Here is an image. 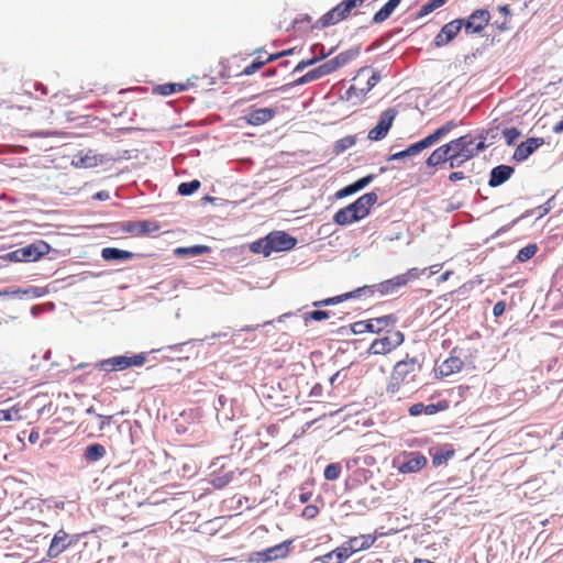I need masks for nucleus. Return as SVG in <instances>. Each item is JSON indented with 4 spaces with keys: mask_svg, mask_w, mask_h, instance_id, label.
I'll list each match as a JSON object with an SVG mask.
<instances>
[{
    "mask_svg": "<svg viewBox=\"0 0 563 563\" xmlns=\"http://www.w3.org/2000/svg\"><path fill=\"white\" fill-rule=\"evenodd\" d=\"M282 56H284V53H276V54H271L264 62L267 63H271V62H274L278 58H280Z\"/></svg>",
    "mask_w": 563,
    "mask_h": 563,
    "instance_id": "60",
    "label": "nucleus"
},
{
    "mask_svg": "<svg viewBox=\"0 0 563 563\" xmlns=\"http://www.w3.org/2000/svg\"><path fill=\"white\" fill-rule=\"evenodd\" d=\"M356 190H355V187L353 184L340 189L338 192H336V197L338 198H344V197H347L350 195H353L355 194Z\"/></svg>",
    "mask_w": 563,
    "mask_h": 563,
    "instance_id": "51",
    "label": "nucleus"
},
{
    "mask_svg": "<svg viewBox=\"0 0 563 563\" xmlns=\"http://www.w3.org/2000/svg\"><path fill=\"white\" fill-rule=\"evenodd\" d=\"M406 156H407V154L405 153V150H404V151L393 154L389 159H400Z\"/></svg>",
    "mask_w": 563,
    "mask_h": 563,
    "instance_id": "61",
    "label": "nucleus"
},
{
    "mask_svg": "<svg viewBox=\"0 0 563 563\" xmlns=\"http://www.w3.org/2000/svg\"><path fill=\"white\" fill-rule=\"evenodd\" d=\"M121 230L134 236H150L161 230L155 220L125 221L121 223Z\"/></svg>",
    "mask_w": 563,
    "mask_h": 563,
    "instance_id": "11",
    "label": "nucleus"
},
{
    "mask_svg": "<svg viewBox=\"0 0 563 563\" xmlns=\"http://www.w3.org/2000/svg\"><path fill=\"white\" fill-rule=\"evenodd\" d=\"M210 252V247L207 245H194L189 247H178L175 250L176 255L181 256H197Z\"/></svg>",
    "mask_w": 563,
    "mask_h": 563,
    "instance_id": "35",
    "label": "nucleus"
},
{
    "mask_svg": "<svg viewBox=\"0 0 563 563\" xmlns=\"http://www.w3.org/2000/svg\"><path fill=\"white\" fill-rule=\"evenodd\" d=\"M362 219V214H358L350 205L345 208H341L333 216L334 223L339 225H347Z\"/></svg>",
    "mask_w": 563,
    "mask_h": 563,
    "instance_id": "27",
    "label": "nucleus"
},
{
    "mask_svg": "<svg viewBox=\"0 0 563 563\" xmlns=\"http://www.w3.org/2000/svg\"><path fill=\"white\" fill-rule=\"evenodd\" d=\"M463 361L457 356H450L438 368V373L441 377L450 376L454 373H459L463 368Z\"/></svg>",
    "mask_w": 563,
    "mask_h": 563,
    "instance_id": "31",
    "label": "nucleus"
},
{
    "mask_svg": "<svg viewBox=\"0 0 563 563\" xmlns=\"http://www.w3.org/2000/svg\"><path fill=\"white\" fill-rule=\"evenodd\" d=\"M362 219V214H358L350 205L345 208H341L333 216L334 223L339 225H347Z\"/></svg>",
    "mask_w": 563,
    "mask_h": 563,
    "instance_id": "26",
    "label": "nucleus"
},
{
    "mask_svg": "<svg viewBox=\"0 0 563 563\" xmlns=\"http://www.w3.org/2000/svg\"><path fill=\"white\" fill-rule=\"evenodd\" d=\"M456 126V123L454 121H449L439 129H437L432 134L428 135L427 137L422 139L419 142H416L408 146L405 150V153L407 156H413L420 153L421 151L432 146L434 143H437L440 139L445 136L448 133H450L454 128Z\"/></svg>",
    "mask_w": 563,
    "mask_h": 563,
    "instance_id": "10",
    "label": "nucleus"
},
{
    "mask_svg": "<svg viewBox=\"0 0 563 563\" xmlns=\"http://www.w3.org/2000/svg\"><path fill=\"white\" fill-rule=\"evenodd\" d=\"M297 239L289 235L285 231H273L266 236L253 242L250 245L251 252L269 256L274 252H286L294 249Z\"/></svg>",
    "mask_w": 563,
    "mask_h": 563,
    "instance_id": "4",
    "label": "nucleus"
},
{
    "mask_svg": "<svg viewBox=\"0 0 563 563\" xmlns=\"http://www.w3.org/2000/svg\"><path fill=\"white\" fill-rule=\"evenodd\" d=\"M106 455V449L102 444L96 443L85 449L84 456L89 462L101 460Z\"/></svg>",
    "mask_w": 563,
    "mask_h": 563,
    "instance_id": "34",
    "label": "nucleus"
},
{
    "mask_svg": "<svg viewBox=\"0 0 563 563\" xmlns=\"http://www.w3.org/2000/svg\"><path fill=\"white\" fill-rule=\"evenodd\" d=\"M18 412L19 411L14 407L10 409H0V421H11Z\"/></svg>",
    "mask_w": 563,
    "mask_h": 563,
    "instance_id": "49",
    "label": "nucleus"
},
{
    "mask_svg": "<svg viewBox=\"0 0 563 563\" xmlns=\"http://www.w3.org/2000/svg\"><path fill=\"white\" fill-rule=\"evenodd\" d=\"M186 89V86L183 84H163L158 85L154 88V91L159 93L161 96H169L175 92H180Z\"/></svg>",
    "mask_w": 563,
    "mask_h": 563,
    "instance_id": "36",
    "label": "nucleus"
},
{
    "mask_svg": "<svg viewBox=\"0 0 563 563\" xmlns=\"http://www.w3.org/2000/svg\"><path fill=\"white\" fill-rule=\"evenodd\" d=\"M365 1L366 0H342L321 16L320 22L322 26L334 25L345 20L354 9L361 7Z\"/></svg>",
    "mask_w": 563,
    "mask_h": 563,
    "instance_id": "9",
    "label": "nucleus"
},
{
    "mask_svg": "<svg viewBox=\"0 0 563 563\" xmlns=\"http://www.w3.org/2000/svg\"><path fill=\"white\" fill-rule=\"evenodd\" d=\"M396 319L393 316H384L379 318H373L365 321H358L353 323L352 331L355 334H362L365 332L378 333L394 323Z\"/></svg>",
    "mask_w": 563,
    "mask_h": 563,
    "instance_id": "12",
    "label": "nucleus"
},
{
    "mask_svg": "<svg viewBox=\"0 0 563 563\" xmlns=\"http://www.w3.org/2000/svg\"><path fill=\"white\" fill-rule=\"evenodd\" d=\"M401 0H388L373 16V23L379 24L386 21L399 5Z\"/></svg>",
    "mask_w": 563,
    "mask_h": 563,
    "instance_id": "33",
    "label": "nucleus"
},
{
    "mask_svg": "<svg viewBox=\"0 0 563 563\" xmlns=\"http://www.w3.org/2000/svg\"><path fill=\"white\" fill-rule=\"evenodd\" d=\"M490 21V13L486 9L475 10L467 20H463L466 34L482 33Z\"/></svg>",
    "mask_w": 563,
    "mask_h": 563,
    "instance_id": "14",
    "label": "nucleus"
},
{
    "mask_svg": "<svg viewBox=\"0 0 563 563\" xmlns=\"http://www.w3.org/2000/svg\"><path fill=\"white\" fill-rule=\"evenodd\" d=\"M553 200V197L550 198L543 206H540L538 209L540 210L539 218L545 216L551 210V201Z\"/></svg>",
    "mask_w": 563,
    "mask_h": 563,
    "instance_id": "56",
    "label": "nucleus"
},
{
    "mask_svg": "<svg viewBox=\"0 0 563 563\" xmlns=\"http://www.w3.org/2000/svg\"><path fill=\"white\" fill-rule=\"evenodd\" d=\"M51 246L43 240H37L26 246L16 249L8 254L12 262H35L48 254Z\"/></svg>",
    "mask_w": 563,
    "mask_h": 563,
    "instance_id": "7",
    "label": "nucleus"
},
{
    "mask_svg": "<svg viewBox=\"0 0 563 563\" xmlns=\"http://www.w3.org/2000/svg\"><path fill=\"white\" fill-rule=\"evenodd\" d=\"M485 140L486 137L481 135L479 141L476 142L473 135L468 133L449 142L451 168L462 166L465 162L484 151L487 147Z\"/></svg>",
    "mask_w": 563,
    "mask_h": 563,
    "instance_id": "2",
    "label": "nucleus"
},
{
    "mask_svg": "<svg viewBox=\"0 0 563 563\" xmlns=\"http://www.w3.org/2000/svg\"><path fill=\"white\" fill-rule=\"evenodd\" d=\"M499 11L501 13H504L505 15H507L509 13V9H508V5H501L499 7Z\"/></svg>",
    "mask_w": 563,
    "mask_h": 563,
    "instance_id": "64",
    "label": "nucleus"
},
{
    "mask_svg": "<svg viewBox=\"0 0 563 563\" xmlns=\"http://www.w3.org/2000/svg\"><path fill=\"white\" fill-rule=\"evenodd\" d=\"M96 417L98 419H100V426H99L100 430H103L107 426H109L112 420V416H103V415L96 413Z\"/></svg>",
    "mask_w": 563,
    "mask_h": 563,
    "instance_id": "53",
    "label": "nucleus"
},
{
    "mask_svg": "<svg viewBox=\"0 0 563 563\" xmlns=\"http://www.w3.org/2000/svg\"><path fill=\"white\" fill-rule=\"evenodd\" d=\"M373 177H374L373 175H367L365 177L360 178L355 183H353L355 190L358 191V190L363 189L364 187H366L373 180Z\"/></svg>",
    "mask_w": 563,
    "mask_h": 563,
    "instance_id": "50",
    "label": "nucleus"
},
{
    "mask_svg": "<svg viewBox=\"0 0 563 563\" xmlns=\"http://www.w3.org/2000/svg\"><path fill=\"white\" fill-rule=\"evenodd\" d=\"M351 548L347 547L346 542H343L340 547L334 550L319 556L317 561L320 563H343L352 556Z\"/></svg>",
    "mask_w": 563,
    "mask_h": 563,
    "instance_id": "19",
    "label": "nucleus"
},
{
    "mask_svg": "<svg viewBox=\"0 0 563 563\" xmlns=\"http://www.w3.org/2000/svg\"><path fill=\"white\" fill-rule=\"evenodd\" d=\"M450 148L448 147V143L435 148L427 158L426 164L429 167H435L442 165L444 163H449V167L451 168V158H450Z\"/></svg>",
    "mask_w": 563,
    "mask_h": 563,
    "instance_id": "28",
    "label": "nucleus"
},
{
    "mask_svg": "<svg viewBox=\"0 0 563 563\" xmlns=\"http://www.w3.org/2000/svg\"><path fill=\"white\" fill-rule=\"evenodd\" d=\"M309 499H310V494L309 493H303V494H300V496H299V501L300 503H307Z\"/></svg>",
    "mask_w": 563,
    "mask_h": 563,
    "instance_id": "63",
    "label": "nucleus"
},
{
    "mask_svg": "<svg viewBox=\"0 0 563 563\" xmlns=\"http://www.w3.org/2000/svg\"><path fill=\"white\" fill-rule=\"evenodd\" d=\"M101 257L107 261H130L134 257V253L120 250L117 247H104L101 251Z\"/></svg>",
    "mask_w": 563,
    "mask_h": 563,
    "instance_id": "32",
    "label": "nucleus"
},
{
    "mask_svg": "<svg viewBox=\"0 0 563 563\" xmlns=\"http://www.w3.org/2000/svg\"><path fill=\"white\" fill-rule=\"evenodd\" d=\"M362 219V214H358L350 205L345 208H341L333 216L334 223L339 225H347Z\"/></svg>",
    "mask_w": 563,
    "mask_h": 563,
    "instance_id": "25",
    "label": "nucleus"
},
{
    "mask_svg": "<svg viewBox=\"0 0 563 563\" xmlns=\"http://www.w3.org/2000/svg\"><path fill=\"white\" fill-rule=\"evenodd\" d=\"M405 341V335L399 330H388L384 336L375 339L367 352L371 355H386L400 346Z\"/></svg>",
    "mask_w": 563,
    "mask_h": 563,
    "instance_id": "6",
    "label": "nucleus"
},
{
    "mask_svg": "<svg viewBox=\"0 0 563 563\" xmlns=\"http://www.w3.org/2000/svg\"><path fill=\"white\" fill-rule=\"evenodd\" d=\"M465 178V175L463 172H452L450 175H449V180L450 181H457V180H462Z\"/></svg>",
    "mask_w": 563,
    "mask_h": 563,
    "instance_id": "57",
    "label": "nucleus"
},
{
    "mask_svg": "<svg viewBox=\"0 0 563 563\" xmlns=\"http://www.w3.org/2000/svg\"><path fill=\"white\" fill-rule=\"evenodd\" d=\"M342 467L339 463H331L324 468V478L328 481H335L341 475Z\"/></svg>",
    "mask_w": 563,
    "mask_h": 563,
    "instance_id": "40",
    "label": "nucleus"
},
{
    "mask_svg": "<svg viewBox=\"0 0 563 563\" xmlns=\"http://www.w3.org/2000/svg\"><path fill=\"white\" fill-rule=\"evenodd\" d=\"M426 273V268L420 271L419 268H410L405 274L397 275L390 279L384 280L377 285L358 287L353 291H349L335 297H330L323 300L314 301V307H323L340 303L347 299L373 297L375 292L380 295H389L396 292L400 287L406 286L408 283L418 279L422 274Z\"/></svg>",
    "mask_w": 563,
    "mask_h": 563,
    "instance_id": "1",
    "label": "nucleus"
},
{
    "mask_svg": "<svg viewBox=\"0 0 563 563\" xmlns=\"http://www.w3.org/2000/svg\"><path fill=\"white\" fill-rule=\"evenodd\" d=\"M448 0H429L424 4H422L419 9L418 16H424L434 11L435 9L442 7Z\"/></svg>",
    "mask_w": 563,
    "mask_h": 563,
    "instance_id": "38",
    "label": "nucleus"
},
{
    "mask_svg": "<svg viewBox=\"0 0 563 563\" xmlns=\"http://www.w3.org/2000/svg\"><path fill=\"white\" fill-rule=\"evenodd\" d=\"M505 309H506L505 301H503V300L497 301L493 308V314L495 317H500L505 312Z\"/></svg>",
    "mask_w": 563,
    "mask_h": 563,
    "instance_id": "52",
    "label": "nucleus"
},
{
    "mask_svg": "<svg viewBox=\"0 0 563 563\" xmlns=\"http://www.w3.org/2000/svg\"><path fill=\"white\" fill-rule=\"evenodd\" d=\"M40 439V433L37 430H32L29 435V442L35 444Z\"/></svg>",
    "mask_w": 563,
    "mask_h": 563,
    "instance_id": "58",
    "label": "nucleus"
},
{
    "mask_svg": "<svg viewBox=\"0 0 563 563\" xmlns=\"http://www.w3.org/2000/svg\"><path fill=\"white\" fill-rule=\"evenodd\" d=\"M448 405L445 401H440L438 404L424 405L422 402L413 404L409 407V415L412 417H417L420 415L432 416L439 411L445 410Z\"/></svg>",
    "mask_w": 563,
    "mask_h": 563,
    "instance_id": "23",
    "label": "nucleus"
},
{
    "mask_svg": "<svg viewBox=\"0 0 563 563\" xmlns=\"http://www.w3.org/2000/svg\"><path fill=\"white\" fill-rule=\"evenodd\" d=\"M264 65H266V62H263L262 59L256 58L241 71V75L250 76V75L254 74L255 71L260 70Z\"/></svg>",
    "mask_w": 563,
    "mask_h": 563,
    "instance_id": "42",
    "label": "nucleus"
},
{
    "mask_svg": "<svg viewBox=\"0 0 563 563\" xmlns=\"http://www.w3.org/2000/svg\"><path fill=\"white\" fill-rule=\"evenodd\" d=\"M319 508L314 505H308L302 510V517L310 520L318 516Z\"/></svg>",
    "mask_w": 563,
    "mask_h": 563,
    "instance_id": "48",
    "label": "nucleus"
},
{
    "mask_svg": "<svg viewBox=\"0 0 563 563\" xmlns=\"http://www.w3.org/2000/svg\"><path fill=\"white\" fill-rule=\"evenodd\" d=\"M316 62L314 58L312 59H306V60H301L299 62L296 67L294 68V73H298V71H301L303 70L306 67L312 65L313 63Z\"/></svg>",
    "mask_w": 563,
    "mask_h": 563,
    "instance_id": "54",
    "label": "nucleus"
},
{
    "mask_svg": "<svg viewBox=\"0 0 563 563\" xmlns=\"http://www.w3.org/2000/svg\"><path fill=\"white\" fill-rule=\"evenodd\" d=\"M71 541L69 540V536L64 530H59L51 541L49 548L47 550V556L49 559H55L59 554H62L69 545Z\"/></svg>",
    "mask_w": 563,
    "mask_h": 563,
    "instance_id": "18",
    "label": "nucleus"
},
{
    "mask_svg": "<svg viewBox=\"0 0 563 563\" xmlns=\"http://www.w3.org/2000/svg\"><path fill=\"white\" fill-rule=\"evenodd\" d=\"M292 540H286L274 547H269L262 551H255L249 554L247 563H268L277 560L286 559L290 553Z\"/></svg>",
    "mask_w": 563,
    "mask_h": 563,
    "instance_id": "8",
    "label": "nucleus"
},
{
    "mask_svg": "<svg viewBox=\"0 0 563 563\" xmlns=\"http://www.w3.org/2000/svg\"><path fill=\"white\" fill-rule=\"evenodd\" d=\"M552 131L556 134L559 133H562L563 132V118L553 125L552 128Z\"/></svg>",
    "mask_w": 563,
    "mask_h": 563,
    "instance_id": "59",
    "label": "nucleus"
},
{
    "mask_svg": "<svg viewBox=\"0 0 563 563\" xmlns=\"http://www.w3.org/2000/svg\"><path fill=\"white\" fill-rule=\"evenodd\" d=\"M420 364L416 357H409L398 361L391 371L387 385V393L391 395L399 394L406 386L416 382Z\"/></svg>",
    "mask_w": 563,
    "mask_h": 563,
    "instance_id": "3",
    "label": "nucleus"
},
{
    "mask_svg": "<svg viewBox=\"0 0 563 563\" xmlns=\"http://www.w3.org/2000/svg\"><path fill=\"white\" fill-rule=\"evenodd\" d=\"M503 135L508 145L514 144V142L520 136V132L517 128H507L503 131Z\"/></svg>",
    "mask_w": 563,
    "mask_h": 563,
    "instance_id": "43",
    "label": "nucleus"
},
{
    "mask_svg": "<svg viewBox=\"0 0 563 563\" xmlns=\"http://www.w3.org/2000/svg\"><path fill=\"white\" fill-rule=\"evenodd\" d=\"M377 540V536L375 533L368 534H360L356 537L349 538L345 542L350 550L352 551V555L358 551L368 550Z\"/></svg>",
    "mask_w": 563,
    "mask_h": 563,
    "instance_id": "20",
    "label": "nucleus"
},
{
    "mask_svg": "<svg viewBox=\"0 0 563 563\" xmlns=\"http://www.w3.org/2000/svg\"><path fill=\"white\" fill-rule=\"evenodd\" d=\"M100 162L101 159L96 154L88 151L87 153H77L74 156L71 164L77 168H91L96 167Z\"/></svg>",
    "mask_w": 563,
    "mask_h": 563,
    "instance_id": "29",
    "label": "nucleus"
},
{
    "mask_svg": "<svg viewBox=\"0 0 563 563\" xmlns=\"http://www.w3.org/2000/svg\"><path fill=\"white\" fill-rule=\"evenodd\" d=\"M537 251H538L537 244H534V243L529 244V245L522 247L521 250H519L516 258L520 263L527 262L536 255Z\"/></svg>",
    "mask_w": 563,
    "mask_h": 563,
    "instance_id": "37",
    "label": "nucleus"
},
{
    "mask_svg": "<svg viewBox=\"0 0 563 563\" xmlns=\"http://www.w3.org/2000/svg\"><path fill=\"white\" fill-rule=\"evenodd\" d=\"M543 144L542 137H529L516 147L512 157L517 162H523Z\"/></svg>",
    "mask_w": 563,
    "mask_h": 563,
    "instance_id": "16",
    "label": "nucleus"
},
{
    "mask_svg": "<svg viewBox=\"0 0 563 563\" xmlns=\"http://www.w3.org/2000/svg\"><path fill=\"white\" fill-rule=\"evenodd\" d=\"M275 114L274 108H250L244 120L251 125H261L271 121Z\"/></svg>",
    "mask_w": 563,
    "mask_h": 563,
    "instance_id": "17",
    "label": "nucleus"
},
{
    "mask_svg": "<svg viewBox=\"0 0 563 563\" xmlns=\"http://www.w3.org/2000/svg\"><path fill=\"white\" fill-rule=\"evenodd\" d=\"M321 78L329 75V74H332L333 71H335V67L334 65L332 64L331 59L327 60L325 63L321 64L320 66L317 67Z\"/></svg>",
    "mask_w": 563,
    "mask_h": 563,
    "instance_id": "46",
    "label": "nucleus"
},
{
    "mask_svg": "<svg viewBox=\"0 0 563 563\" xmlns=\"http://www.w3.org/2000/svg\"><path fill=\"white\" fill-rule=\"evenodd\" d=\"M354 54L351 52H343L336 55L335 57L331 58L332 64L334 65L335 69H339L340 67H343L346 65L352 58Z\"/></svg>",
    "mask_w": 563,
    "mask_h": 563,
    "instance_id": "41",
    "label": "nucleus"
},
{
    "mask_svg": "<svg viewBox=\"0 0 563 563\" xmlns=\"http://www.w3.org/2000/svg\"><path fill=\"white\" fill-rule=\"evenodd\" d=\"M462 27L463 19H456L444 24L434 37V45L441 47L449 44L459 34Z\"/></svg>",
    "mask_w": 563,
    "mask_h": 563,
    "instance_id": "15",
    "label": "nucleus"
},
{
    "mask_svg": "<svg viewBox=\"0 0 563 563\" xmlns=\"http://www.w3.org/2000/svg\"><path fill=\"white\" fill-rule=\"evenodd\" d=\"M396 115L397 111L395 108H388L382 112L377 124L369 130L367 135L368 139L371 141L383 140L388 134Z\"/></svg>",
    "mask_w": 563,
    "mask_h": 563,
    "instance_id": "13",
    "label": "nucleus"
},
{
    "mask_svg": "<svg viewBox=\"0 0 563 563\" xmlns=\"http://www.w3.org/2000/svg\"><path fill=\"white\" fill-rule=\"evenodd\" d=\"M427 457L419 452H412L409 454L408 461L404 462L398 471L402 474L416 473L422 470L427 465Z\"/></svg>",
    "mask_w": 563,
    "mask_h": 563,
    "instance_id": "21",
    "label": "nucleus"
},
{
    "mask_svg": "<svg viewBox=\"0 0 563 563\" xmlns=\"http://www.w3.org/2000/svg\"><path fill=\"white\" fill-rule=\"evenodd\" d=\"M200 186L201 184L197 179H194L189 183H181L178 186V192L183 196H189L197 191L200 188Z\"/></svg>",
    "mask_w": 563,
    "mask_h": 563,
    "instance_id": "39",
    "label": "nucleus"
},
{
    "mask_svg": "<svg viewBox=\"0 0 563 563\" xmlns=\"http://www.w3.org/2000/svg\"><path fill=\"white\" fill-rule=\"evenodd\" d=\"M380 80V75L377 71H374L372 76L367 79L366 86L362 88H357L355 85H352L346 90L347 99H352L353 97L365 96L368 91H371Z\"/></svg>",
    "mask_w": 563,
    "mask_h": 563,
    "instance_id": "30",
    "label": "nucleus"
},
{
    "mask_svg": "<svg viewBox=\"0 0 563 563\" xmlns=\"http://www.w3.org/2000/svg\"><path fill=\"white\" fill-rule=\"evenodd\" d=\"M452 275V272L451 271H446L444 272L441 276H440V282H446L450 276Z\"/></svg>",
    "mask_w": 563,
    "mask_h": 563,
    "instance_id": "62",
    "label": "nucleus"
},
{
    "mask_svg": "<svg viewBox=\"0 0 563 563\" xmlns=\"http://www.w3.org/2000/svg\"><path fill=\"white\" fill-rule=\"evenodd\" d=\"M329 317H330V313L328 311L313 310V311L306 313L305 321H309V320L321 321V320L328 319Z\"/></svg>",
    "mask_w": 563,
    "mask_h": 563,
    "instance_id": "44",
    "label": "nucleus"
},
{
    "mask_svg": "<svg viewBox=\"0 0 563 563\" xmlns=\"http://www.w3.org/2000/svg\"><path fill=\"white\" fill-rule=\"evenodd\" d=\"M377 195L372 191L361 196L350 206L355 209L358 214H362L364 219L368 216L371 208L377 202Z\"/></svg>",
    "mask_w": 563,
    "mask_h": 563,
    "instance_id": "24",
    "label": "nucleus"
},
{
    "mask_svg": "<svg viewBox=\"0 0 563 563\" xmlns=\"http://www.w3.org/2000/svg\"><path fill=\"white\" fill-rule=\"evenodd\" d=\"M320 78H321V76H320L317 67L309 70L308 73H306V79H308L309 82L318 80Z\"/></svg>",
    "mask_w": 563,
    "mask_h": 563,
    "instance_id": "55",
    "label": "nucleus"
},
{
    "mask_svg": "<svg viewBox=\"0 0 563 563\" xmlns=\"http://www.w3.org/2000/svg\"><path fill=\"white\" fill-rule=\"evenodd\" d=\"M308 79H306V74L299 78H297L296 80L291 81V82H288L279 88H277V90H280V91H286L290 88H294V87H297V86H301V85H305V84H308Z\"/></svg>",
    "mask_w": 563,
    "mask_h": 563,
    "instance_id": "47",
    "label": "nucleus"
},
{
    "mask_svg": "<svg viewBox=\"0 0 563 563\" xmlns=\"http://www.w3.org/2000/svg\"><path fill=\"white\" fill-rule=\"evenodd\" d=\"M146 358L145 353L135 354L133 356L118 355L97 362L95 367L101 372H119L134 366H142L145 364Z\"/></svg>",
    "mask_w": 563,
    "mask_h": 563,
    "instance_id": "5",
    "label": "nucleus"
},
{
    "mask_svg": "<svg viewBox=\"0 0 563 563\" xmlns=\"http://www.w3.org/2000/svg\"><path fill=\"white\" fill-rule=\"evenodd\" d=\"M321 78L329 75V74H332L333 71H335V67L334 65L332 64L331 59L327 60L325 63L321 64L320 66L317 67Z\"/></svg>",
    "mask_w": 563,
    "mask_h": 563,
    "instance_id": "45",
    "label": "nucleus"
},
{
    "mask_svg": "<svg viewBox=\"0 0 563 563\" xmlns=\"http://www.w3.org/2000/svg\"><path fill=\"white\" fill-rule=\"evenodd\" d=\"M514 173V167L509 165H498L490 170L488 185L490 187H498L506 183Z\"/></svg>",
    "mask_w": 563,
    "mask_h": 563,
    "instance_id": "22",
    "label": "nucleus"
}]
</instances>
